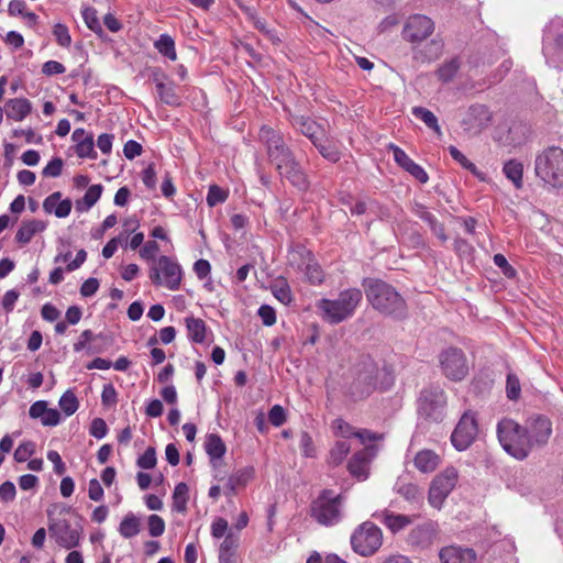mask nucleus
<instances>
[{
  "label": "nucleus",
  "instance_id": "obj_30",
  "mask_svg": "<svg viewBox=\"0 0 563 563\" xmlns=\"http://www.w3.org/2000/svg\"><path fill=\"white\" fill-rule=\"evenodd\" d=\"M434 537L433 527L430 523H424L413 528L408 534V542L418 548L429 547Z\"/></svg>",
  "mask_w": 563,
  "mask_h": 563
},
{
  "label": "nucleus",
  "instance_id": "obj_20",
  "mask_svg": "<svg viewBox=\"0 0 563 563\" xmlns=\"http://www.w3.org/2000/svg\"><path fill=\"white\" fill-rule=\"evenodd\" d=\"M389 150L393 152L395 162L408 172L412 177L419 180L421 184H426L429 180L427 172L417 163H415L404 150L395 144H389Z\"/></svg>",
  "mask_w": 563,
  "mask_h": 563
},
{
  "label": "nucleus",
  "instance_id": "obj_33",
  "mask_svg": "<svg viewBox=\"0 0 563 563\" xmlns=\"http://www.w3.org/2000/svg\"><path fill=\"white\" fill-rule=\"evenodd\" d=\"M118 531L124 539L134 538L141 531V519L133 512H128L121 520Z\"/></svg>",
  "mask_w": 563,
  "mask_h": 563
},
{
  "label": "nucleus",
  "instance_id": "obj_25",
  "mask_svg": "<svg viewBox=\"0 0 563 563\" xmlns=\"http://www.w3.org/2000/svg\"><path fill=\"white\" fill-rule=\"evenodd\" d=\"M62 194L59 191H55L45 198L43 202V209L47 213H54L57 218H66L69 216L71 211V200L64 199L60 200Z\"/></svg>",
  "mask_w": 563,
  "mask_h": 563
},
{
  "label": "nucleus",
  "instance_id": "obj_34",
  "mask_svg": "<svg viewBox=\"0 0 563 563\" xmlns=\"http://www.w3.org/2000/svg\"><path fill=\"white\" fill-rule=\"evenodd\" d=\"M188 338L195 343H203L206 340V323L202 319L188 317L185 319Z\"/></svg>",
  "mask_w": 563,
  "mask_h": 563
},
{
  "label": "nucleus",
  "instance_id": "obj_43",
  "mask_svg": "<svg viewBox=\"0 0 563 563\" xmlns=\"http://www.w3.org/2000/svg\"><path fill=\"white\" fill-rule=\"evenodd\" d=\"M58 404H59L60 409L63 410V412L66 416L74 415L79 407L78 399H77L76 395L74 394V391L70 389L66 390L62 395Z\"/></svg>",
  "mask_w": 563,
  "mask_h": 563
},
{
  "label": "nucleus",
  "instance_id": "obj_55",
  "mask_svg": "<svg viewBox=\"0 0 563 563\" xmlns=\"http://www.w3.org/2000/svg\"><path fill=\"white\" fill-rule=\"evenodd\" d=\"M136 464L139 467L144 470H151L156 465V452L155 449L150 446L145 452L137 459Z\"/></svg>",
  "mask_w": 563,
  "mask_h": 563
},
{
  "label": "nucleus",
  "instance_id": "obj_49",
  "mask_svg": "<svg viewBox=\"0 0 563 563\" xmlns=\"http://www.w3.org/2000/svg\"><path fill=\"white\" fill-rule=\"evenodd\" d=\"M320 154L330 162H338L341 157L339 150L331 144L330 142L323 143V141H319V144H313Z\"/></svg>",
  "mask_w": 563,
  "mask_h": 563
},
{
  "label": "nucleus",
  "instance_id": "obj_38",
  "mask_svg": "<svg viewBox=\"0 0 563 563\" xmlns=\"http://www.w3.org/2000/svg\"><path fill=\"white\" fill-rule=\"evenodd\" d=\"M412 114L421 120L429 129H431L439 136L442 135L441 128L438 123V118L434 115L432 111L423 107H415L412 108Z\"/></svg>",
  "mask_w": 563,
  "mask_h": 563
},
{
  "label": "nucleus",
  "instance_id": "obj_39",
  "mask_svg": "<svg viewBox=\"0 0 563 563\" xmlns=\"http://www.w3.org/2000/svg\"><path fill=\"white\" fill-rule=\"evenodd\" d=\"M206 452L211 461L221 459L225 453V445L222 439L214 433H211L206 439Z\"/></svg>",
  "mask_w": 563,
  "mask_h": 563
},
{
  "label": "nucleus",
  "instance_id": "obj_24",
  "mask_svg": "<svg viewBox=\"0 0 563 563\" xmlns=\"http://www.w3.org/2000/svg\"><path fill=\"white\" fill-rule=\"evenodd\" d=\"M373 516L384 523L393 533H397L410 526L415 518V516L395 514L389 510H383Z\"/></svg>",
  "mask_w": 563,
  "mask_h": 563
},
{
  "label": "nucleus",
  "instance_id": "obj_51",
  "mask_svg": "<svg viewBox=\"0 0 563 563\" xmlns=\"http://www.w3.org/2000/svg\"><path fill=\"white\" fill-rule=\"evenodd\" d=\"M148 533L151 537L157 538L165 532V521L158 515H151L147 518Z\"/></svg>",
  "mask_w": 563,
  "mask_h": 563
},
{
  "label": "nucleus",
  "instance_id": "obj_13",
  "mask_svg": "<svg viewBox=\"0 0 563 563\" xmlns=\"http://www.w3.org/2000/svg\"><path fill=\"white\" fill-rule=\"evenodd\" d=\"M559 20H553L547 26L543 36V54L547 64L559 68L563 63V34H558Z\"/></svg>",
  "mask_w": 563,
  "mask_h": 563
},
{
  "label": "nucleus",
  "instance_id": "obj_1",
  "mask_svg": "<svg viewBox=\"0 0 563 563\" xmlns=\"http://www.w3.org/2000/svg\"><path fill=\"white\" fill-rule=\"evenodd\" d=\"M362 286L368 302L375 310L397 319L406 317V301L391 285L380 279L365 278Z\"/></svg>",
  "mask_w": 563,
  "mask_h": 563
},
{
  "label": "nucleus",
  "instance_id": "obj_15",
  "mask_svg": "<svg viewBox=\"0 0 563 563\" xmlns=\"http://www.w3.org/2000/svg\"><path fill=\"white\" fill-rule=\"evenodd\" d=\"M523 428L526 429L528 441L532 450L534 448L544 446L552 434V422L548 417L542 415L528 418Z\"/></svg>",
  "mask_w": 563,
  "mask_h": 563
},
{
  "label": "nucleus",
  "instance_id": "obj_57",
  "mask_svg": "<svg viewBox=\"0 0 563 563\" xmlns=\"http://www.w3.org/2000/svg\"><path fill=\"white\" fill-rule=\"evenodd\" d=\"M34 452V443L31 441L21 443L14 451V460L19 463L25 462Z\"/></svg>",
  "mask_w": 563,
  "mask_h": 563
},
{
  "label": "nucleus",
  "instance_id": "obj_27",
  "mask_svg": "<svg viewBox=\"0 0 563 563\" xmlns=\"http://www.w3.org/2000/svg\"><path fill=\"white\" fill-rule=\"evenodd\" d=\"M255 470L252 466L238 470L229 478L225 487V495L233 496L239 488H243L254 477Z\"/></svg>",
  "mask_w": 563,
  "mask_h": 563
},
{
  "label": "nucleus",
  "instance_id": "obj_37",
  "mask_svg": "<svg viewBox=\"0 0 563 563\" xmlns=\"http://www.w3.org/2000/svg\"><path fill=\"white\" fill-rule=\"evenodd\" d=\"M154 47L159 52V54L169 60L174 62L177 59L175 41L170 35L161 34L159 37L154 42Z\"/></svg>",
  "mask_w": 563,
  "mask_h": 563
},
{
  "label": "nucleus",
  "instance_id": "obj_50",
  "mask_svg": "<svg viewBox=\"0 0 563 563\" xmlns=\"http://www.w3.org/2000/svg\"><path fill=\"white\" fill-rule=\"evenodd\" d=\"M332 429L335 437L349 439L354 435L355 428L341 418L335 419L332 422Z\"/></svg>",
  "mask_w": 563,
  "mask_h": 563
},
{
  "label": "nucleus",
  "instance_id": "obj_36",
  "mask_svg": "<svg viewBox=\"0 0 563 563\" xmlns=\"http://www.w3.org/2000/svg\"><path fill=\"white\" fill-rule=\"evenodd\" d=\"M102 192L101 185H92L85 192L81 200L76 202V209L79 212L88 211L100 198Z\"/></svg>",
  "mask_w": 563,
  "mask_h": 563
},
{
  "label": "nucleus",
  "instance_id": "obj_3",
  "mask_svg": "<svg viewBox=\"0 0 563 563\" xmlns=\"http://www.w3.org/2000/svg\"><path fill=\"white\" fill-rule=\"evenodd\" d=\"M497 435L503 449L516 460L527 459L532 451L526 429L512 419L504 418L498 422Z\"/></svg>",
  "mask_w": 563,
  "mask_h": 563
},
{
  "label": "nucleus",
  "instance_id": "obj_18",
  "mask_svg": "<svg viewBox=\"0 0 563 563\" xmlns=\"http://www.w3.org/2000/svg\"><path fill=\"white\" fill-rule=\"evenodd\" d=\"M492 121V113L484 104L470 107L466 117L462 121L464 130L472 135L479 134Z\"/></svg>",
  "mask_w": 563,
  "mask_h": 563
},
{
  "label": "nucleus",
  "instance_id": "obj_47",
  "mask_svg": "<svg viewBox=\"0 0 563 563\" xmlns=\"http://www.w3.org/2000/svg\"><path fill=\"white\" fill-rule=\"evenodd\" d=\"M95 143L92 135H87L82 141H80L78 144H76V154L84 158V157H90L96 158L97 154L93 150Z\"/></svg>",
  "mask_w": 563,
  "mask_h": 563
},
{
  "label": "nucleus",
  "instance_id": "obj_19",
  "mask_svg": "<svg viewBox=\"0 0 563 563\" xmlns=\"http://www.w3.org/2000/svg\"><path fill=\"white\" fill-rule=\"evenodd\" d=\"M377 452V446L374 444L365 446L363 450L357 451L351 457L347 468L352 476L358 481H365L369 474V464L372 459Z\"/></svg>",
  "mask_w": 563,
  "mask_h": 563
},
{
  "label": "nucleus",
  "instance_id": "obj_22",
  "mask_svg": "<svg viewBox=\"0 0 563 563\" xmlns=\"http://www.w3.org/2000/svg\"><path fill=\"white\" fill-rule=\"evenodd\" d=\"M439 558L441 563H474L477 555L471 548L448 545L440 550Z\"/></svg>",
  "mask_w": 563,
  "mask_h": 563
},
{
  "label": "nucleus",
  "instance_id": "obj_21",
  "mask_svg": "<svg viewBox=\"0 0 563 563\" xmlns=\"http://www.w3.org/2000/svg\"><path fill=\"white\" fill-rule=\"evenodd\" d=\"M297 256H300L305 262L303 271L307 280L312 285H320L324 279V274L320 265L311 257V253L305 249L292 252L290 254L289 262L294 264Z\"/></svg>",
  "mask_w": 563,
  "mask_h": 563
},
{
  "label": "nucleus",
  "instance_id": "obj_35",
  "mask_svg": "<svg viewBox=\"0 0 563 563\" xmlns=\"http://www.w3.org/2000/svg\"><path fill=\"white\" fill-rule=\"evenodd\" d=\"M156 90L159 97V100L168 106H178L179 97L175 91V87L173 84H164L158 80L156 77L154 78Z\"/></svg>",
  "mask_w": 563,
  "mask_h": 563
},
{
  "label": "nucleus",
  "instance_id": "obj_46",
  "mask_svg": "<svg viewBox=\"0 0 563 563\" xmlns=\"http://www.w3.org/2000/svg\"><path fill=\"white\" fill-rule=\"evenodd\" d=\"M460 68V63L457 59L453 58L446 63H444L439 69H438V76L439 78L448 82L453 79V77L456 75L457 70Z\"/></svg>",
  "mask_w": 563,
  "mask_h": 563
},
{
  "label": "nucleus",
  "instance_id": "obj_61",
  "mask_svg": "<svg viewBox=\"0 0 563 563\" xmlns=\"http://www.w3.org/2000/svg\"><path fill=\"white\" fill-rule=\"evenodd\" d=\"M353 438L358 439L362 444H365L366 442L379 441L384 435L367 429H360L354 431Z\"/></svg>",
  "mask_w": 563,
  "mask_h": 563
},
{
  "label": "nucleus",
  "instance_id": "obj_12",
  "mask_svg": "<svg viewBox=\"0 0 563 563\" xmlns=\"http://www.w3.org/2000/svg\"><path fill=\"white\" fill-rule=\"evenodd\" d=\"M459 473L450 466L438 474L429 489V503L434 508H440L457 483Z\"/></svg>",
  "mask_w": 563,
  "mask_h": 563
},
{
  "label": "nucleus",
  "instance_id": "obj_42",
  "mask_svg": "<svg viewBox=\"0 0 563 563\" xmlns=\"http://www.w3.org/2000/svg\"><path fill=\"white\" fill-rule=\"evenodd\" d=\"M351 451V445L345 440L336 441L330 451L329 463L340 465Z\"/></svg>",
  "mask_w": 563,
  "mask_h": 563
},
{
  "label": "nucleus",
  "instance_id": "obj_40",
  "mask_svg": "<svg viewBox=\"0 0 563 563\" xmlns=\"http://www.w3.org/2000/svg\"><path fill=\"white\" fill-rule=\"evenodd\" d=\"M271 290L274 297L282 302L283 305H289L292 301L291 289L284 278L276 279L272 286Z\"/></svg>",
  "mask_w": 563,
  "mask_h": 563
},
{
  "label": "nucleus",
  "instance_id": "obj_62",
  "mask_svg": "<svg viewBox=\"0 0 563 563\" xmlns=\"http://www.w3.org/2000/svg\"><path fill=\"white\" fill-rule=\"evenodd\" d=\"M95 339V334L91 330H85L81 332L80 336L78 338L77 342L74 343V351L75 352H81L84 350H90L88 346V343L91 342Z\"/></svg>",
  "mask_w": 563,
  "mask_h": 563
},
{
  "label": "nucleus",
  "instance_id": "obj_48",
  "mask_svg": "<svg viewBox=\"0 0 563 563\" xmlns=\"http://www.w3.org/2000/svg\"><path fill=\"white\" fill-rule=\"evenodd\" d=\"M239 545V534L233 530H229L224 537V540L220 544L219 554H231L234 555V550Z\"/></svg>",
  "mask_w": 563,
  "mask_h": 563
},
{
  "label": "nucleus",
  "instance_id": "obj_60",
  "mask_svg": "<svg viewBox=\"0 0 563 563\" xmlns=\"http://www.w3.org/2000/svg\"><path fill=\"white\" fill-rule=\"evenodd\" d=\"M268 420L275 427H280L286 421V413L282 406L275 405L268 412Z\"/></svg>",
  "mask_w": 563,
  "mask_h": 563
},
{
  "label": "nucleus",
  "instance_id": "obj_52",
  "mask_svg": "<svg viewBox=\"0 0 563 563\" xmlns=\"http://www.w3.org/2000/svg\"><path fill=\"white\" fill-rule=\"evenodd\" d=\"M228 192L220 188L217 185H212L209 187V191L207 195V203L210 207H214L219 203H222L227 200Z\"/></svg>",
  "mask_w": 563,
  "mask_h": 563
},
{
  "label": "nucleus",
  "instance_id": "obj_9",
  "mask_svg": "<svg viewBox=\"0 0 563 563\" xmlns=\"http://www.w3.org/2000/svg\"><path fill=\"white\" fill-rule=\"evenodd\" d=\"M258 136L266 146L268 158L276 169L282 168V165L289 163L295 157L278 131L264 125L261 128Z\"/></svg>",
  "mask_w": 563,
  "mask_h": 563
},
{
  "label": "nucleus",
  "instance_id": "obj_8",
  "mask_svg": "<svg viewBox=\"0 0 563 563\" xmlns=\"http://www.w3.org/2000/svg\"><path fill=\"white\" fill-rule=\"evenodd\" d=\"M446 397L440 387H430L421 391L418 399V415L428 422H441L445 416Z\"/></svg>",
  "mask_w": 563,
  "mask_h": 563
},
{
  "label": "nucleus",
  "instance_id": "obj_56",
  "mask_svg": "<svg viewBox=\"0 0 563 563\" xmlns=\"http://www.w3.org/2000/svg\"><path fill=\"white\" fill-rule=\"evenodd\" d=\"M520 391H521V388H520V383H519L518 377L514 374H508L507 375V384H506L507 397L510 400H517L520 396Z\"/></svg>",
  "mask_w": 563,
  "mask_h": 563
},
{
  "label": "nucleus",
  "instance_id": "obj_16",
  "mask_svg": "<svg viewBox=\"0 0 563 563\" xmlns=\"http://www.w3.org/2000/svg\"><path fill=\"white\" fill-rule=\"evenodd\" d=\"M48 531L56 543L64 549H74L80 543L81 528L73 527L66 519L55 520L49 523Z\"/></svg>",
  "mask_w": 563,
  "mask_h": 563
},
{
  "label": "nucleus",
  "instance_id": "obj_44",
  "mask_svg": "<svg viewBox=\"0 0 563 563\" xmlns=\"http://www.w3.org/2000/svg\"><path fill=\"white\" fill-rule=\"evenodd\" d=\"M448 150L452 158L455 162H457L463 168L470 170L473 175L481 177V173L478 172L475 164L472 163L460 150H457L453 145H450Z\"/></svg>",
  "mask_w": 563,
  "mask_h": 563
},
{
  "label": "nucleus",
  "instance_id": "obj_17",
  "mask_svg": "<svg viewBox=\"0 0 563 563\" xmlns=\"http://www.w3.org/2000/svg\"><path fill=\"white\" fill-rule=\"evenodd\" d=\"M434 31L433 21L423 14H413L409 16L402 30V36L406 41L417 43L429 37Z\"/></svg>",
  "mask_w": 563,
  "mask_h": 563
},
{
  "label": "nucleus",
  "instance_id": "obj_28",
  "mask_svg": "<svg viewBox=\"0 0 563 563\" xmlns=\"http://www.w3.org/2000/svg\"><path fill=\"white\" fill-rule=\"evenodd\" d=\"M45 229L46 223L42 220L32 219L23 221L16 231L15 241L21 245H25L30 243L36 233L43 232Z\"/></svg>",
  "mask_w": 563,
  "mask_h": 563
},
{
  "label": "nucleus",
  "instance_id": "obj_26",
  "mask_svg": "<svg viewBox=\"0 0 563 563\" xmlns=\"http://www.w3.org/2000/svg\"><path fill=\"white\" fill-rule=\"evenodd\" d=\"M279 175L288 179L294 186L299 189H305L308 186L307 177L302 172L299 163L294 157L290 162L282 165V168L277 169Z\"/></svg>",
  "mask_w": 563,
  "mask_h": 563
},
{
  "label": "nucleus",
  "instance_id": "obj_14",
  "mask_svg": "<svg viewBox=\"0 0 563 563\" xmlns=\"http://www.w3.org/2000/svg\"><path fill=\"white\" fill-rule=\"evenodd\" d=\"M477 433L478 426L475 415L465 412L451 435L452 444L456 450L464 451L474 442Z\"/></svg>",
  "mask_w": 563,
  "mask_h": 563
},
{
  "label": "nucleus",
  "instance_id": "obj_59",
  "mask_svg": "<svg viewBox=\"0 0 563 563\" xmlns=\"http://www.w3.org/2000/svg\"><path fill=\"white\" fill-rule=\"evenodd\" d=\"M89 432L96 439L104 438L108 432V427H107L106 421L102 418H95L91 421Z\"/></svg>",
  "mask_w": 563,
  "mask_h": 563
},
{
  "label": "nucleus",
  "instance_id": "obj_31",
  "mask_svg": "<svg viewBox=\"0 0 563 563\" xmlns=\"http://www.w3.org/2000/svg\"><path fill=\"white\" fill-rule=\"evenodd\" d=\"M413 463L421 473H431L439 466L440 456L432 450H421L416 454Z\"/></svg>",
  "mask_w": 563,
  "mask_h": 563
},
{
  "label": "nucleus",
  "instance_id": "obj_11",
  "mask_svg": "<svg viewBox=\"0 0 563 563\" xmlns=\"http://www.w3.org/2000/svg\"><path fill=\"white\" fill-rule=\"evenodd\" d=\"M385 374V369H380L372 358H365L356 369L353 393L360 397L371 394L378 387V378Z\"/></svg>",
  "mask_w": 563,
  "mask_h": 563
},
{
  "label": "nucleus",
  "instance_id": "obj_4",
  "mask_svg": "<svg viewBox=\"0 0 563 563\" xmlns=\"http://www.w3.org/2000/svg\"><path fill=\"white\" fill-rule=\"evenodd\" d=\"M536 175L548 186L563 190V148L551 146L536 157Z\"/></svg>",
  "mask_w": 563,
  "mask_h": 563
},
{
  "label": "nucleus",
  "instance_id": "obj_10",
  "mask_svg": "<svg viewBox=\"0 0 563 563\" xmlns=\"http://www.w3.org/2000/svg\"><path fill=\"white\" fill-rule=\"evenodd\" d=\"M442 374L450 380L460 382L468 374V362L465 353L457 347H448L439 355Z\"/></svg>",
  "mask_w": 563,
  "mask_h": 563
},
{
  "label": "nucleus",
  "instance_id": "obj_6",
  "mask_svg": "<svg viewBox=\"0 0 563 563\" xmlns=\"http://www.w3.org/2000/svg\"><path fill=\"white\" fill-rule=\"evenodd\" d=\"M150 279L157 287L175 291L180 288L183 269L174 258L162 255L151 265Z\"/></svg>",
  "mask_w": 563,
  "mask_h": 563
},
{
  "label": "nucleus",
  "instance_id": "obj_58",
  "mask_svg": "<svg viewBox=\"0 0 563 563\" xmlns=\"http://www.w3.org/2000/svg\"><path fill=\"white\" fill-rule=\"evenodd\" d=\"M63 159L60 157H54L49 163L43 168L42 174L45 177H58L63 170Z\"/></svg>",
  "mask_w": 563,
  "mask_h": 563
},
{
  "label": "nucleus",
  "instance_id": "obj_2",
  "mask_svg": "<svg viewBox=\"0 0 563 563\" xmlns=\"http://www.w3.org/2000/svg\"><path fill=\"white\" fill-rule=\"evenodd\" d=\"M362 298L361 289L349 288L342 290L336 299L322 298L318 300L316 307L325 322L339 324L354 314Z\"/></svg>",
  "mask_w": 563,
  "mask_h": 563
},
{
  "label": "nucleus",
  "instance_id": "obj_41",
  "mask_svg": "<svg viewBox=\"0 0 563 563\" xmlns=\"http://www.w3.org/2000/svg\"><path fill=\"white\" fill-rule=\"evenodd\" d=\"M188 486L186 483H179L176 485L173 493V509L178 512H185L188 503Z\"/></svg>",
  "mask_w": 563,
  "mask_h": 563
},
{
  "label": "nucleus",
  "instance_id": "obj_63",
  "mask_svg": "<svg viewBox=\"0 0 563 563\" xmlns=\"http://www.w3.org/2000/svg\"><path fill=\"white\" fill-rule=\"evenodd\" d=\"M117 390L112 384H107L102 388L101 401L104 406H113L117 404Z\"/></svg>",
  "mask_w": 563,
  "mask_h": 563
},
{
  "label": "nucleus",
  "instance_id": "obj_7",
  "mask_svg": "<svg viewBox=\"0 0 563 563\" xmlns=\"http://www.w3.org/2000/svg\"><path fill=\"white\" fill-rule=\"evenodd\" d=\"M383 544V532L371 521L361 523L351 536V547L361 556L375 554Z\"/></svg>",
  "mask_w": 563,
  "mask_h": 563
},
{
  "label": "nucleus",
  "instance_id": "obj_53",
  "mask_svg": "<svg viewBox=\"0 0 563 563\" xmlns=\"http://www.w3.org/2000/svg\"><path fill=\"white\" fill-rule=\"evenodd\" d=\"M53 34L56 38V42L63 47H69L71 43V37L68 31V27L65 24L57 23L54 25Z\"/></svg>",
  "mask_w": 563,
  "mask_h": 563
},
{
  "label": "nucleus",
  "instance_id": "obj_29",
  "mask_svg": "<svg viewBox=\"0 0 563 563\" xmlns=\"http://www.w3.org/2000/svg\"><path fill=\"white\" fill-rule=\"evenodd\" d=\"M32 110L31 102L25 98L9 99L5 102V114L8 119L22 121Z\"/></svg>",
  "mask_w": 563,
  "mask_h": 563
},
{
  "label": "nucleus",
  "instance_id": "obj_45",
  "mask_svg": "<svg viewBox=\"0 0 563 563\" xmlns=\"http://www.w3.org/2000/svg\"><path fill=\"white\" fill-rule=\"evenodd\" d=\"M82 18H84V21L89 30H91L92 32H95L98 35L102 34L103 31L99 23V19L97 16L96 9H93L91 7L85 8L82 11Z\"/></svg>",
  "mask_w": 563,
  "mask_h": 563
},
{
  "label": "nucleus",
  "instance_id": "obj_32",
  "mask_svg": "<svg viewBox=\"0 0 563 563\" xmlns=\"http://www.w3.org/2000/svg\"><path fill=\"white\" fill-rule=\"evenodd\" d=\"M503 173L516 189L523 187V165L517 159H509L503 166Z\"/></svg>",
  "mask_w": 563,
  "mask_h": 563
},
{
  "label": "nucleus",
  "instance_id": "obj_64",
  "mask_svg": "<svg viewBox=\"0 0 563 563\" xmlns=\"http://www.w3.org/2000/svg\"><path fill=\"white\" fill-rule=\"evenodd\" d=\"M60 422V413L57 409L47 408L43 417L41 418V423L44 427H55Z\"/></svg>",
  "mask_w": 563,
  "mask_h": 563
},
{
  "label": "nucleus",
  "instance_id": "obj_23",
  "mask_svg": "<svg viewBox=\"0 0 563 563\" xmlns=\"http://www.w3.org/2000/svg\"><path fill=\"white\" fill-rule=\"evenodd\" d=\"M292 125L307 136L312 144H319V141H323L325 137L324 128L309 117H294Z\"/></svg>",
  "mask_w": 563,
  "mask_h": 563
},
{
  "label": "nucleus",
  "instance_id": "obj_54",
  "mask_svg": "<svg viewBox=\"0 0 563 563\" xmlns=\"http://www.w3.org/2000/svg\"><path fill=\"white\" fill-rule=\"evenodd\" d=\"M299 448L301 450L302 455L306 457H313L316 455V448L313 445L312 438L306 431H302L300 433Z\"/></svg>",
  "mask_w": 563,
  "mask_h": 563
},
{
  "label": "nucleus",
  "instance_id": "obj_5",
  "mask_svg": "<svg viewBox=\"0 0 563 563\" xmlns=\"http://www.w3.org/2000/svg\"><path fill=\"white\" fill-rule=\"evenodd\" d=\"M343 501L341 494L334 495L332 490L324 489L311 503L310 515L319 525L335 526L342 518Z\"/></svg>",
  "mask_w": 563,
  "mask_h": 563
}]
</instances>
